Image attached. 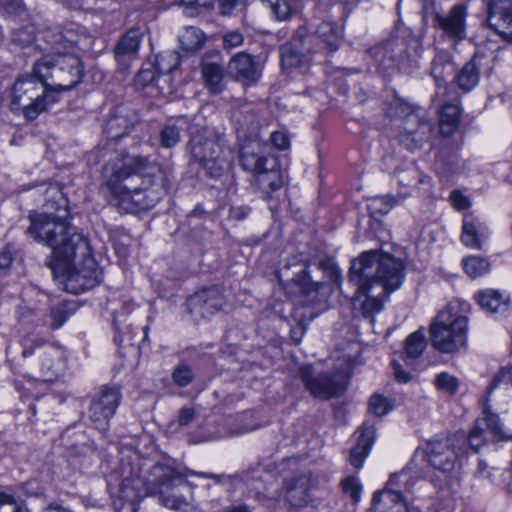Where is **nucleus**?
Instances as JSON below:
<instances>
[{
    "label": "nucleus",
    "mask_w": 512,
    "mask_h": 512,
    "mask_svg": "<svg viewBox=\"0 0 512 512\" xmlns=\"http://www.w3.org/2000/svg\"><path fill=\"white\" fill-rule=\"evenodd\" d=\"M28 232L51 248L50 268L65 278V288L80 294L98 285L102 272L91 256L88 240L67 222L46 213L30 216Z\"/></svg>",
    "instance_id": "obj_1"
},
{
    "label": "nucleus",
    "mask_w": 512,
    "mask_h": 512,
    "mask_svg": "<svg viewBox=\"0 0 512 512\" xmlns=\"http://www.w3.org/2000/svg\"><path fill=\"white\" fill-rule=\"evenodd\" d=\"M181 489L188 490L187 476L170 466L158 464L144 478L133 472L124 476L114 506L116 512H137L141 499L157 496L163 506L186 512L190 503L179 492Z\"/></svg>",
    "instance_id": "obj_2"
},
{
    "label": "nucleus",
    "mask_w": 512,
    "mask_h": 512,
    "mask_svg": "<svg viewBox=\"0 0 512 512\" xmlns=\"http://www.w3.org/2000/svg\"><path fill=\"white\" fill-rule=\"evenodd\" d=\"M106 186L118 204L125 209H150L160 200L163 189L153 187L144 190L125 183L135 174H154L159 168L146 157L126 155L110 168Z\"/></svg>",
    "instance_id": "obj_3"
},
{
    "label": "nucleus",
    "mask_w": 512,
    "mask_h": 512,
    "mask_svg": "<svg viewBox=\"0 0 512 512\" xmlns=\"http://www.w3.org/2000/svg\"><path fill=\"white\" fill-rule=\"evenodd\" d=\"M404 277L400 260L376 250L363 252L350 268L351 281L364 292L369 290V282L383 291L393 292L401 287Z\"/></svg>",
    "instance_id": "obj_4"
},
{
    "label": "nucleus",
    "mask_w": 512,
    "mask_h": 512,
    "mask_svg": "<svg viewBox=\"0 0 512 512\" xmlns=\"http://www.w3.org/2000/svg\"><path fill=\"white\" fill-rule=\"evenodd\" d=\"M470 304L464 300L450 301L431 324L433 346L444 353H452L467 340Z\"/></svg>",
    "instance_id": "obj_5"
},
{
    "label": "nucleus",
    "mask_w": 512,
    "mask_h": 512,
    "mask_svg": "<svg viewBox=\"0 0 512 512\" xmlns=\"http://www.w3.org/2000/svg\"><path fill=\"white\" fill-rule=\"evenodd\" d=\"M54 101L48 86L35 75L33 68L31 74L19 76L11 87L9 109L12 113L33 121L46 112Z\"/></svg>",
    "instance_id": "obj_6"
},
{
    "label": "nucleus",
    "mask_w": 512,
    "mask_h": 512,
    "mask_svg": "<svg viewBox=\"0 0 512 512\" xmlns=\"http://www.w3.org/2000/svg\"><path fill=\"white\" fill-rule=\"evenodd\" d=\"M34 73L49 90L65 91L74 88L83 77V65L74 53L49 54L34 64Z\"/></svg>",
    "instance_id": "obj_7"
},
{
    "label": "nucleus",
    "mask_w": 512,
    "mask_h": 512,
    "mask_svg": "<svg viewBox=\"0 0 512 512\" xmlns=\"http://www.w3.org/2000/svg\"><path fill=\"white\" fill-rule=\"evenodd\" d=\"M239 158L242 168L255 176L257 186L266 195L283 186L284 177L277 158L265 156L259 141L242 145Z\"/></svg>",
    "instance_id": "obj_8"
},
{
    "label": "nucleus",
    "mask_w": 512,
    "mask_h": 512,
    "mask_svg": "<svg viewBox=\"0 0 512 512\" xmlns=\"http://www.w3.org/2000/svg\"><path fill=\"white\" fill-rule=\"evenodd\" d=\"M190 153L212 178H219L229 168L230 152L206 129L192 135Z\"/></svg>",
    "instance_id": "obj_9"
},
{
    "label": "nucleus",
    "mask_w": 512,
    "mask_h": 512,
    "mask_svg": "<svg viewBox=\"0 0 512 512\" xmlns=\"http://www.w3.org/2000/svg\"><path fill=\"white\" fill-rule=\"evenodd\" d=\"M120 402L117 388H104L91 401L89 418L99 430L105 431Z\"/></svg>",
    "instance_id": "obj_10"
},
{
    "label": "nucleus",
    "mask_w": 512,
    "mask_h": 512,
    "mask_svg": "<svg viewBox=\"0 0 512 512\" xmlns=\"http://www.w3.org/2000/svg\"><path fill=\"white\" fill-rule=\"evenodd\" d=\"M410 473L408 471H401L391 475L385 488L382 491L375 493V501L377 508L383 512H387V504L394 503L397 511L396 512H407L405 507V500L403 499L401 492L397 490L403 486L404 491H410L412 484L409 483Z\"/></svg>",
    "instance_id": "obj_11"
},
{
    "label": "nucleus",
    "mask_w": 512,
    "mask_h": 512,
    "mask_svg": "<svg viewBox=\"0 0 512 512\" xmlns=\"http://www.w3.org/2000/svg\"><path fill=\"white\" fill-rule=\"evenodd\" d=\"M300 376L306 388L315 397L328 399L336 396L341 390L340 375L335 378L327 373H322L314 377L312 368L304 366L300 369Z\"/></svg>",
    "instance_id": "obj_12"
},
{
    "label": "nucleus",
    "mask_w": 512,
    "mask_h": 512,
    "mask_svg": "<svg viewBox=\"0 0 512 512\" xmlns=\"http://www.w3.org/2000/svg\"><path fill=\"white\" fill-rule=\"evenodd\" d=\"M224 304L223 293L216 287L203 289L191 296L188 301L190 311L203 318L213 316L222 309Z\"/></svg>",
    "instance_id": "obj_13"
},
{
    "label": "nucleus",
    "mask_w": 512,
    "mask_h": 512,
    "mask_svg": "<svg viewBox=\"0 0 512 512\" xmlns=\"http://www.w3.org/2000/svg\"><path fill=\"white\" fill-rule=\"evenodd\" d=\"M487 23L504 39L512 42V1L491 0Z\"/></svg>",
    "instance_id": "obj_14"
},
{
    "label": "nucleus",
    "mask_w": 512,
    "mask_h": 512,
    "mask_svg": "<svg viewBox=\"0 0 512 512\" xmlns=\"http://www.w3.org/2000/svg\"><path fill=\"white\" fill-rule=\"evenodd\" d=\"M427 461L436 469L451 471L456 465L458 453L451 439L430 441L426 447Z\"/></svg>",
    "instance_id": "obj_15"
},
{
    "label": "nucleus",
    "mask_w": 512,
    "mask_h": 512,
    "mask_svg": "<svg viewBox=\"0 0 512 512\" xmlns=\"http://www.w3.org/2000/svg\"><path fill=\"white\" fill-rule=\"evenodd\" d=\"M467 7L464 4H455L447 15L436 13L434 20L443 32L453 39L461 40L466 34Z\"/></svg>",
    "instance_id": "obj_16"
},
{
    "label": "nucleus",
    "mask_w": 512,
    "mask_h": 512,
    "mask_svg": "<svg viewBox=\"0 0 512 512\" xmlns=\"http://www.w3.org/2000/svg\"><path fill=\"white\" fill-rule=\"evenodd\" d=\"M229 72L235 79L245 86L257 83L261 76V69L254 58L246 53H238L229 62Z\"/></svg>",
    "instance_id": "obj_17"
},
{
    "label": "nucleus",
    "mask_w": 512,
    "mask_h": 512,
    "mask_svg": "<svg viewBox=\"0 0 512 512\" xmlns=\"http://www.w3.org/2000/svg\"><path fill=\"white\" fill-rule=\"evenodd\" d=\"M142 36V32L139 29L132 28L121 37L115 46V56L119 63L126 65L136 58Z\"/></svg>",
    "instance_id": "obj_18"
},
{
    "label": "nucleus",
    "mask_w": 512,
    "mask_h": 512,
    "mask_svg": "<svg viewBox=\"0 0 512 512\" xmlns=\"http://www.w3.org/2000/svg\"><path fill=\"white\" fill-rule=\"evenodd\" d=\"M375 439V428L372 425L364 424L360 429V435L357 439L356 445L350 452V463L355 468L362 467L364 459L370 453L371 447Z\"/></svg>",
    "instance_id": "obj_19"
},
{
    "label": "nucleus",
    "mask_w": 512,
    "mask_h": 512,
    "mask_svg": "<svg viewBox=\"0 0 512 512\" xmlns=\"http://www.w3.org/2000/svg\"><path fill=\"white\" fill-rule=\"evenodd\" d=\"M486 226L477 218L466 215L463 220L461 241L462 243L475 250L482 248L481 239L485 236Z\"/></svg>",
    "instance_id": "obj_20"
},
{
    "label": "nucleus",
    "mask_w": 512,
    "mask_h": 512,
    "mask_svg": "<svg viewBox=\"0 0 512 512\" xmlns=\"http://www.w3.org/2000/svg\"><path fill=\"white\" fill-rule=\"evenodd\" d=\"M480 307L489 313L503 312L507 309L509 297L499 290L485 289L475 294Z\"/></svg>",
    "instance_id": "obj_21"
},
{
    "label": "nucleus",
    "mask_w": 512,
    "mask_h": 512,
    "mask_svg": "<svg viewBox=\"0 0 512 512\" xmlns=\"http://www.w3.org/2000/svg\"><path fill=\"white\" fill-rule=\"evenodd\" d=\"M305 34V30L301 29L298 31L297 37L299 39H294L295 44L292 43L285 44L281 47L280 55H281V64L284 69H291L295 67L302 66L309 62V57L304 55L297 47L296 42L302 43L303 37Z\"/></svg>",
    "instance_id": "obj_22"
},
{
    "label": "nucleus",
    "mask_w": 512,
    "mask_h": 512,
    "mask_svg": "<svg viewBox=\"0 0 512 512\" xmlns=\"http://www.w3.org/2000/svg\"><path fill=\"white\" fill-rule=\"evenodd\" d=\"M389 292L379 289V287L369 282V290L367 292L361 291L358 286L356 296L360 298L365 296L366 299L362 303L363 313L366 315H373L382 310L385 295Z\"/></svg>",
    "instance_id": "obj_23"
},
{
    "label": "nucleus",
    "mask_w": 512,
    "mask_h": 512,
    "mask_svg": "<svg viewBox=\"0 0 512 512\" xmlns=\"http://www.w3.org/2000/svg\"><path fill=\"white\" fill-rule=\"evenodd\" d=\"M316 34L332 52L339 48L343 38L342 26L332 21L322 22L318 26Z\"/></svg>",
    "instance_id": "obj_24"
},
{
    "label": "nucleus",
    "mask_w": 512,
    "mask_h": 512,
    "mask_svg": "<svg viewBox=\"0 0 512 512\" xmlns=\"http://www.w3.org/2000/svg\"><path fill=\"white\" fill-rule=\"evenodd\" d=\"M309 481L306 477L298 478L293 485H290L285 494L286 501L293 507H303L308 504Z\"/></svg>",
    "instance_id": "obj_25"
},
{
    "label": "nucleus",
    "mask_w": 512,
    "mask_h": 512,
    "mask_svg": "<svg viewBox=\"0 0 512 512\" xmlns=\"http://www.w3.org/2000/svg\"><path fill=\"white\" fill-rule=\"evenodd\" d=\"M479 80L480 72L475 59L467 62L456 75V83L463 92H468L475 88Z\"/></svg>",
    "instance_id": "obj_26"
},
{
    "label": "nucleus",
    "mask_w": 512,
    "mask_h": 512,
    "mask_svg": "<svg viewBox=\"0 0 512 512\" xmlns=\"http://www.w3.org/2000/svg\"><path fill=\"white\" fill-rule=\"evenodd\" d=\"M202 75L206 85L213 93H219L222 90L223 69L221 66L213 63L204 64Z\"/></svg>",
    "instance_id": "obj_27"
},
{
    "label": "nucleus",
    "mask_w": 512,
    "mask_h": 512,
    "mask_svg": "<svg viewBox=\"0 0 512 512\" xmlns=\"http://www.w3.org/2000/svg\"><path fill=\"white\" fill-rule=\"evenodd\" d=\"M460 117V108L456 104H445L441 109V131L444 134H451L457 127Z\"/></svg>",
    "instance_id": "obj_28"
},
{
    "label": "nucleus",
    "mask_w": 512,
    "mask_h": 512,
    "mask_svg": "<svg viewBox=\"0 0 512 512\" xmlns=\"http://www.w3.org/2000/svg\"><path fill=\"white\" fill-rule=\"evenodd\" d=\"M402 199L391 195L374 197L368 203V209L372 216L386 215Z\"/></svg>",
    "instance_id": "obj_29"
},
{
    "label": "nucleus",
    "mask_w": 512,
    "mask_h": 512,
    "mask_svg": "<svg viewBox=\"0 0 512 512\" xmlns=\"http://www.w3.org/2000/svg\"><path fill=\"white\" fill-rule=\"evenodd\" d=\"M203 32L193 26L186 27L179 37V41L185 50H197L204 43Z\"/></svg>",
    "instance_id": "obj_30"
},
{
    "label": "nucleus",
    "mask_w": 512,
    "mask_h": 512,
    "mask_svg": "<svg viewBox=\"0 0 512 512\" xmlns=\"http://www.w3.org/2000/svg\"><path fill=\"white\" fill-rule=\"evenodd\" d=\"M45 356L47 364H43L44 376L47 378V381H52L57 377L62 367L61 352L56 348L50 347L47 349Z\"/></svg>",
    "instance_id": "obj_31"
},
{
    "label": "nucleus",
    "mask_w": 512,
    "mask_h": 512,
    "mask_svg": "<svg viewBox=\"0 0 512 512\" xmlns=\"http://www.w3.org/2000/svg\"><path fill=\"white\" fill-rule=\"evenodd\" d=\"M463 268L468 276L477 278L489 271V263L479 256H469L462 260Z\"/></svg>",
    "instance_id": "obj_32"
},
{
    "label": "nucleus",
    "mask_w": 512,
    "mask_h": 512,
    "mask_svg": "<svg viewBox=\"0 0 512 512\" xmlns=\"http://www.w3.org/2000/svg\"><path fill=\"white\" fill-rule=\"evenodd\" d=\"M452 71L453 64L448 55L440 53L434 58L431 73L438 87H440V83L445 79V76L452 73Z\"/></svg>",
    "instance_id": "obj_33"
},
{
    "label": "nucleus",
    "mask_w": 512,
    "mask_h": 512,
    "mask_svg": "<svg viewBox=\"0 0 512 512\" xmlns=\"http://www.w3.org/2000/svg\"><path fill=\"white\" fill-rule=\"evenodd\" d=\"M272 12L279 20L289 18L299 7V2L296 0H268Z\"/></svg>",
    "instance_id": "obj_34"
},
{
    "label": "nucleus",
    "mask_w": 512,
    "mask_h": 512,
    "mask_svg": "<svg viewBox=\"0 0 512 512\" xmlns=\"http://www.w3.org/2000/svg\"><path fill=\"white\" fill-rule=\"evenodd\" d=\"M425 348V337L419 331L410 334L405 341V353L408 358L414 359L419 357Z\"/></svg>",
    "instance_id": "obj_35"
},
{
    "label": "nucleus",
    "mask_w": 512,
    "mask_h": 512,
    "mask_svg": "<svg viewBox=\"0 0 512 512\" xmlns=\"http://www.w3.org/2000/svg\"><path fill=\"white\" fill-rule=\"evenodd\" d=\"M180 64V55L175 51L161 54L156 60V67L162 74H169Z\"/></svg>",
    "instance_id": "obj_36"
},
{
    "label": "nucleus",
    "mask_w": 512,
    "mask_h": 512,
    "mask_svg": "<svg viewBox=\"0 0 512 512\" xmlns=\"http://www.w3.org/2000/svg\"><path fill=\"white\" fill-rule=\"evenodd\" d=\"M434 384L439 391L452 395L457 391L459 381L455 376L442 372L436 376Z\"/></svg>",
    "instance_id": "obj_37"
},
{
    "label": "nucleus",
    "mask_w": 512,
    "mask_h": 512,
    "mask_svg": "<svg viewBox=\"0 0 512 512\" xmlns=\"http://www.w3.org/2000/svg\"><path fill=\"white\" fill-rule=\"evenodd\" d=\"M181 126L176 124H167L161 132V144L165 148L175 146L180 140Z\"/></svg>",
    "instance_id": "obj_38"
},
{
    "label": "nucleus",
    "mask_w": 512,
    "mask_h": 512,
    "mask_svg": "<svg viewBox=\"0 0 512 512\" xmlns=\"http://www.w3.org/2000/svg\"><path fill=\"white\" fill-rule=\"evenodd\" d=\"M392 409L389 401L381 395H373L369 401V410L376 416H383Z\"/></svg>",
    "instance_id": "obj_39"
},
{
    "label": "nucleus",
    "mask_w": 512,
    "mask_h": 512,
    "mask_svg": "<svg viewBox=\"0 0 512 512\" xmlns=\"http://www.w3.org/2000/svg\"><path fill=\"white\" fill-rule=\"evenodd\" d=\"M173 380L179 386H187L193 379V373L189 366L180 364L173 372Z\"/></svg>",
    "instance_id": "obj_40"
},
{
    "label": "nucleus",
    "mask_w": 512,
    "mask_h": 512,
    "mask_svg": "<svg viewBox=\"0 0 512 512\" xmlns=\"http://www.w3.org/2000/svg\"><path fill=\"white\" fill-rule=\"evenodd\" d=\"M296 271L292 273L291 281L296 283L301 289L306 290L310 287V281L307 274V267L305 264L293 265Z\"/></svg>",
    "instance_id": "obj_41"
},
{
    "label": "nucleus",
    "mask_w": 512,
    "mask_h": 512,
    "mask_svg": "<svg viewBox=\"0 0 512 512\" xmlns=\"http://www.w3.org/2000/svg\"><path fill=\"white\" fill-rule=\"evenodd\" d=\"M214 0H180V4L185 7L186 13L193 15L198 13L200 8H209L213 5Z\"/></svg>",
    "instance_id": "obj_42"
},
{
    "label": "nucleus",
    "mask_w": 512,
    "mask_h": 512,
    "mask_svg": "<svg viewBox=\"0 0 512 512\" xmlns=\"http://www.w3.org/2000/svg\"><path fill=\"white\" fill-rule=\"evenodd\" d=\"M68 316L63 306H56L51 310L52 329L60 328L67 320Z\"/></svg>",
    "instance_id": "obj_43"
},
{
    "label": "nucleus",
    "mask_w": 512,
    "mask_h": 512,
    "mask_svg": "<svg viewBox=\"0 0 512 512\" xmlns=\"http://www.w3.org/2000/svg\"><path fill=\"white\" fill-rule=\"evenodd\" d=\"M343 489L351 494V497L358 501L361 493V485L354 477H348L343 481Z\"/></svg>",
    "instance_id": "obj_44"
},
{
    "label": "nucleus",
    "mask_w": 512,
    "mask_h": 512,
    "mask_svg": "<svg viewBox=\"0 0 512 512\" xmlns=\"http://www.w3.org/2000/svg\"><path fill=\"white\" fill-rule=\"evenodd\" d=\"M270 139L272 144L279 150H285L290 146L289 138L284 132H273Z\"/></svg>",
    "instance_id": "obj_45"
},
{
    "label": "nucleus",
    "mask_w": 512,
    "mask_h": 512,
    "mask_svg": "<svg viewBox=\"0 0 512 512\" xmlns=\"http://www.w3.org/2000/svg\"><path fill=\"white\" fill-rule=\"evenodd\" d=\"M226 48H236L243 43V36L238 31L227 33L223 39Z\"/></svg>",
    "instance_id": "obj_46"
},
{
    "label": "nucleus",
    "mask_w": 512,
    "mask_h": 512,
    "mask_svg": "<svg viewBox=\"0 0 512 512\" xmlns=\"http://www.w3.org/2000/svg\"><path fill=\"white\" fill-rule=\"evenodd\" d=\"M450 198L457 210H465L470 206L468 198L458 191H453L450 195Z\"/></svg>",
    "instance_id": "obj_47"
},
{
    "label": "nucleus",
    "mask_w": 512,
    "mask_h": 512,
    "mask_svg": "<svg viewBox=\"0 0 512 512\" xmlns=\"http://www.w3.org/2000/svg\"><path fill=\"white\" fill-rule=\"evenodd\" d=\"M392 367L394 370V376L398 382L407 383L410 381V374L406 372L398 362L392 361Z\"/></svg>",
    "instance_id": "obj_48"
},
{
    "label": "nucleus",
    "mask_w": 512,
    "mask_h": 512,
    "mask_svg": "<svg viewBox=\"0 0 512 512\" xmlns=\"http://www.w3.org/2000/svg\"><path fill=\"white\" fill-rule=\"evenodd\" d=\"M486 422L487 427L494 432L495 434L500 433V425H499V418L497 415L485 412V416L483 419Z\"/></svg>",
    "instance_id": "obj_49"
},
{
    "label": "nucleus",
    "mask_w": 512,
    "mask_h": 512,
    "mask_svg": "<svg viewBox=\"0 0 512 512\" xmlns=\"http://www.w3.org/2000/svg\"><path fill=\"white\" fill-rule=\"evenodd\" d=\"M11 251L5 247L0 250V272L7 270L12 264Z\"/></svg>",
    "instance_id": "obj_50"
},
{
    "label": "nucleus",
    "mask_w": 512,
    "mask_h": 512,
    "mask_svg": "<svg viewBox=\"0 0 512 512\" xmlns=\"http://www.w3.org/2000/svg\"><path fill=\"white\" fill-rule=\"evenodd\" d=\"M194 410L189 407H184L180 410L179 416H178V423L181 426H185L189 424L193 418H194Z\"/></svg>",
    "instance_id": "obj_51"
},
{
    "label": "nucleus",
    "mask_w": 512,
    "mask_h": 512,
    "mask_svg": "<svg viewBox=\"0 0 512 512\" xmlns=\"http://www.w3.org/2000/svg\"><path fill=\"white\" fill-rule=\"evenodd\" d=\"M154 80V73L150 69H144L139 71V73L136 76V83L144 86L148 83L152 82Z\"/></svg>",
    "instance_id": "obj_52"
},
{
    "label": "nucleus",
    "mask_w": 512,
    "mask_h": 512,
    "mask_svg": "<svg viewBox=\"0 0 512 512\" xmlns=\"http://www.w3.org/2000/svg\"><path fill=\"white\" fill-rule=\"evenodd\" d=\"M482 433H483L482 428L479 427V424L477 423L476 426L471 431V433L469 435V439H468L470 445L473 446L475 449L479 448L482 445V441L481 440L478 441V438L481 437Z\"/></svg>",
    "instance_id": "obj_53"
},
{
    "label": "nucleus",
    "mask_w": 512,
    "mask_h": 512,
    "mask_svg": "<svg viewBox=\"0 0 512 512\" xmlns=\"http://www.w3.org/2000/svg\"><path fill=\"white\" fill-rule=\"evenodd\" d=\"M242 3V0H221L220 12L223 15H229L232 9Z\"/></svg>",
    "instance_id": "obj_54"
},
{
    "label": "nucleus",
    "mask_w": 512,
    "mask_h": 512,
    "mask_svg": "<svg viewBox=\"0 0 512 512\" xmlns=\"http://www.w3.org/2000/svg\"><path fill=\"white\" fill-rule=\"evenodd\" d=\"M63 42H67L70 44L71 47L73 46H76L79 44L80 42V36L71 31V30H67L62 36H61V41H59V44H61Z\"/></svg>",
    "instance_id": "obj_55"
},
{
    "label": "nucleus",
    "mask_w": 512,
    "mask_h": 512,
    "mask_svg": "<svg viewBox=\"0 0 512 512\" xmlns=\"http://www.w3.org/2000/svg\"><path fill=\"white\" fill-rule=\"evenodd\" d=\"M499 382H509L512 383V366L503 368L497 379Z\"/></svg>",
    "instance_id": "obj_56"
},
{
    "label": "nucleus",
    "mask_w": 512,
    "mask_h": 512,
    "mask_svg": "<svg viewBox=\"0 0 512 512\" xmlns=\"http://www.w3.org/2000/svg\"><path fill=\"white\" fill-rule=\"evenodd\" d=\"M43 512H71L69 509L59 505H49Z\"/></svg>",
    "instance_id": "obj_57"
},
{
    "label": "nucleus",
    "mask_w": 512,
    "mask_h": 512,
    "mask_svg": "<svg viewBox=\"0 0 512 512\" xmlns=\"http://www.w3.org/2000/svg\"><path fill=\"white\" fill-rule=\"evenodd\" d=\"M225 512H251L247 506H236L228 509Z\"/></svg>",
    "instance_id": "obj_58"
},
{
    "label": "nucleus",
    "mask_w": 512,
    "mask_h": 512,
    "mask_svg": "<svg viewBox=\"0 0 512 512\" xmlns=\"http://www.w3.org/2000/svg\"><path fill=\"white\" fill-rule=\"evenodd\" d=\"M291 265L288 264L287 266H285L284 268H282L280 270V274H279V279L282 280V277H285L287 280H289V274H288V270L290 269Z\"/></svg>",
    "instance_id": "obj_59"
},
{
    "label": "nucleus",
    "mask_w": 512,
    "mask_h": 512,
    "mask_svg": "<svg viewBox=\"0 0 512 512\" xmlns=\"http://www.w3.org/2000/svg\"><path fill=\"white\" fill-rule=\"evenodd\" d=\"M120 120V118L111 119L107 124V128L111 130Z\"/></svg>",
    "instance_id": "obj_60"
},
{
    "label": "nucleus",
    "mask_w": 512,
    "mask_h": 512,
    "mask_svg": "<svg viewBox=\"0 0 512 512\" xmlns=\"http://www.w3.org/2000/svg\"><path fill=\"white\" fill-rule=\"evenodd\" d=\"M32 353H33L32 350H30L29 348L25 347L22 354H23L24 357H27V356L31 355Z\"/></svg>",
    "instance_id": "obj_61"
},
{
    "label": "nucleus",
    "mask_w": 512,
    "mask_h": 512,
    "mask_svg": "<svg viewBox=\"0 0 512 512\" xmlns=\"http://www.w3.org/2000/svg\"><path fill=\"white\" fill-rule=\"evenodd\" d=\"M198 475H199V476H203V477H212V478H214V476H212V475H206V474H204V473H199Z\"/></svg>",
    "instance_id": "obj_62"
},
{
    "label": "nucleus",
    "mask_w": 512,
    "mask_h": 512,
    "mask_svg": "<svg viewBox=\"0 0 512 512\" xmlns=\"http://www.w3.org/2000/svg\"><path fill=\"white\" fill-rule=\"evenodd\" d=\"M312 285L316 288H318L319 284L318 283H312Z\"/></svg>",
    "instance_id": "obj_63"
},
{
    "label": "nucleus",
    "mask_w": 512,
    "mask_h": 512,
    "mask_svg": "<svg viewBox=\"0 0 512 512\" xmlns=\"http://www.w3.org/2000/svg\"><path fill=\"white\" fill-rule=\"evenodd\" d=\"M119 136H120L119 134L112 135L113 138H118Z\"/></svg>",
    "instance_id": "obj_64"
}]
</instances>
